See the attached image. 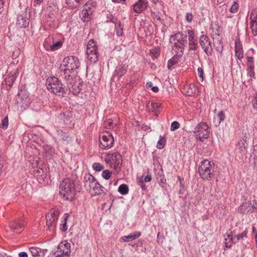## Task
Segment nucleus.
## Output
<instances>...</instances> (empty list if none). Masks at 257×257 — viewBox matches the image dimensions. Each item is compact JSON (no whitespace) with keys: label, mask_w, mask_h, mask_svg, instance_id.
Segmentation results:
<instances>
[{"label":"nucleus","mask_w":257,"mask_h":257,"mask_svg":"<svg viewBox=\"0 0 257 257\" xmlns=\"http://www.w3.org/2000/svg\"><path fill=\"white\" fill-rule=\"evenodd\" d=\"M80 189L79 186L76 187L75 182L69 178L64 179L60 185V193L66 200H73L76 192H80Z\"/></svg>","instance_id":"1"},{"label":"nucleus","mask_w":257,"mask_h":257,"mask_svg":"<svg viewBox=\"0 0 257 257\" xmlns=\"http://www.w3.org/2000/svg\"><path fill=\"white\" fill-rule=\"evenodd\" d=\"M47 89L51 93L61 97H64L66 94L65 84L55 76L48 77L46 81Z\"/></svg>","instance_id":"2"},{"label":"nucleus","mask_w":257,"mask_h":257,"mask_svg":"<svg viewBox=\"0 0 257 257\" xmlns=\"http://www.w3.org/2000/svg\"><path fill=\"white\" fill-rule=\"evenodd\" d=\"M215 164L208 160L202 161L198 168V173L203 180H210L215 175Z\"/></svg>","instance_id":"3"},{"label":"nucleus","mask_w":257,"mask_h":257,"mask_svg":"<svg viewBox=\"0 0 257 257\" xmlns=\"http://www.w3.org/2000/svg\"><path fill=\"white\" fill-rule=\"evenodd\" d=\"M105 162L109 164L111 167H113V169L117 172L121 170L122 157L120 154L117 152H114L111 154H107L104 157Z\"/></svg>","instance_id":"4"},{"label":"nucleus","mask_w":257,"mask_h":257,"mask_svg":"<svg viewBox=\"0 0 257 257\" xmlns=\"http://www.w3.org/2000/svg\"><path fill=\"white\" fill-rule=\"evenodd\" d=\"M16 101L21 110L27 108L31 102L28 92L26 90H21L17 96Z\"/></svg>","instance_id":"5"},{"label":"nucleus","mask_w":257,"mask_h":257,"mask_svg":"<svg viewBox=\"0 0 257 257\" xmlns=\"http://www.w3.org/2000/svg\"><path fill=\"white\" fill-rule=\"evenodd\" d=\"M208 127L206 123L201 122L194 128V133L196 134L197 139L203 142L204 139L209 137Z\"/></svg>","instance_id":"6"},{"label":"nucleus","mask_w":257,"mask_h":257,"mask_svg":"<svg viewBox=\"0 0 257 257\" xmlns=\"http://www.w3.org/2000/svg\"><path fill=\"white\" fill-rule=\"evenodd\" d=\"M61 65L70 71L77 72V69L80 66V63L77 58L73 56H70L65 57L63 60V64H61Z\"/></svg>","instance_id":"7"},{"label":"nucleus","mask_w":257,"mask_h":257,"mask_svg":"<svg viewBox=\"0 0 257 257\" xmlns=\"http://www.w3.org/2000/svg\"><path fill=\"white\" fill-rule=\"evenodd\" d=\"M58 73L59 77L65 81L64 84H66L67 82H69L75 78L77 74V72L70 71L66 67H64L61 64Z\"/></svg>","instance_id":"8"},{"label":"nucleus","mask_w":257,"mask_h":257,"mask_svg":"<svg viewBox=\"0 0 257 257\" xmlns=\"http://www.w3.org/2000/svg\"><path fill=\"white\" fill-rule=\"evenodd\" d=\"M199 43L202 48L208 56L212 55V48L209 37L206 35H202L200 37Z\"/></svg>","instance_id":"9"},{"label":"nucleus","mask_w":257,"mask_h":257,"mask_svg":"<svg viewBox=\"0 0 257 257\" xmlns=\"http://www.w3.org/2000/svg\"><path fill=\"white\" fill-rule=\"evenodd\" d=\"M247 230L245 229L241 233L233 235L232 231L229 230L226 232L227 237H225V240L226 241L228 239L229 242L235 244L240 240L241 241L244 240L247 238Z\"/></svg>","instance_id":"10"},{"label":"nucleus","mask_w":257,"mask_h":257,"mask_svg":"<svg viewBox=\"0 0 257 257\" xmlns=\"http://www.w3.org/2000/svg\"><path fill=\"white\" fill-rule=\"evenodd\" d=\"M82 85V83L80 81H76L75 78H74L70 82H67V84H65L66 92L69 91L70 92L76 95L81 91Z\"/></svg>","instance_id":"11"},{"label":"nucleus","mask_w":257,"mask_h":257,"mask_svg":"<svg viewBox=\"0 0 257 257\" xmlns=\"http://www.w3.org/2000/svg\"><path fill=\"white\" fill-rule=\"evenodd\" d=\"M58 215L59 211L55 210H51L46 215L47 225L49 229L55 227L58 218Z\"/></svg>","instance_id":"12"},{"label":"nucleus","mask_w":257,"mask_h":257,"mask_svg":"<svg viewBox=\"0 0 257 257\" xmlns=\"http://www.w3.org/2000/svg\"><path fill=\"white\" fill-rule=\"evenodd\" d=\"M113 142L114 139L112 135L108 133L102 135L101 139L100 140L101 148L104 149L110 148L113 144Z\"/></svg>","instance_id":"13"},{"label":"nucleus","mask_w":257,"mask_h":257,"mask_svg":"<svg viewBox=\"0 0 257 257\" xmlns=\"http://www.w3.org/2000/svg\"><path fill=\"white\" fill-rule=\"evenodd\" d=\"M85 189L87 191L91 193L94 195H99L104 193L103 190L104 188L97 181L90 184L89 187L85 188Z\"/></svg>","instance_id":"14"},{"label":"nucleus","mask_w":257,"mask_h":257,"mask_svg":"<svg viewBox=\"0 0 257 257\" xmlns=\"http://www.w3.org/2000/svg\"><path fill=\"white\" fill-rule=\"evenodd\" d=\"M96 4V2H88L84 5L83 9L82 10V14H83V17L82 20L85 19L86 17H88L89 16L92 15L93 12V10H92V8H94Z\"/></svg>","instance_id":"15"},{"label":"nucleus","mask_w":257,"mask_h":257,"mask_svg":"<svg viewBox=\"0 0 257 257\" xmlns=\"http://www.w3.org/2000/svg\"><path fill=\"white\" fill-rule=\"evenodd\" d=\"M257 208L254 204H252L249 202H245L242 203L239 207L238 211L241 214H247L249 212H252L254 208Z\"/></svg>","instance_id":"16"},{"label":"nucleus","mask_w":257,"mask_h":257,"mask_svg":"<svg viewBox=\"0 0 257 257\" xmlns=\"http://www.w3.org/2000/svg\"><path fill=\"white\" fill-rule=\"evenodd\" d=\"M29 22L27 14H23L18 16L16 25L20 28H26L28 26Z\"/></svg>","instance_id":"17"},{"label":"nucleus","mask_w":257,"mask_h":257,"mask_svg":"<svg viewBox=\"0 0 257 257\" xmlns=\"http://www.w3.org/2000/svg\"><path fill=\"white\" fill-rule=\"evenodd\" d=\"M148 6L147 0H139L134 5V10L136 13H141L147 8Z\"/></svg>","instance_id":"18"},{"label":"nucleus","mask_w":257,"mask_h":257,"mask_svg":"<svg viewBox=\"0 0 257 257\" xmlns=\"http://www.w3.org/2000/svg\"><path fill=\"white\" fill-rule=\"evenodd\" d=\"M128 68V65L126 64H121L118 67L115 71V74L113 76L114 79L116 78L119 80L126 73Z\"/></svg>","instance_id":"19"},{"label":"nucleus","mask_w":257,"mask_h":257,"mask_svg":"<svg viewBox=\"0 0 257 257\" xmlns=\"http://www.w3.org/2000/svg\"><path fill=\"white\" fill-rule=\"evenodd\" d=\"M87 57L92 63L96 62L98 60V51L97 50L89 49L86 50Z\"/></svg>","instance_id":"20"},{"label":"nucleus","mask_w":257,"mask_h":257,"mask_svg":"<svg viewBox=\"0 0 257 257\" xmlns=\"http://www.w3.org/2000/svg\"><path fill=\"white\" fill-rule=\"evenodd\" d=\"M243 49L242 45L239 40L235 42V56L239 60H241L243 57Z\"/></svg>","instance_id":"21"},{"label":"nucleus","mask_w":257,"mask_h":257,"mask_svg":"<svg viewBox=\"0 0 257 257\" xmlns=\"http://www.w3.org/2000/svg\"><path fill=\"white\" fill-rule=\"evenodd\" d=\"M29 251L33 257H44L45 255L44 250L37 247H31Z\"/></svg>","instance_id":"22"},{"label":"nucleus","mask_w":257,"mask_h":257,"mask_svg":"<svg viewBox=\"0 0 257 257\" xmlns=\"http://www.w3.org/2000/svg\"><path fill=\"white\" fill-rule=\"evenodd\" d=\"M247 147V144L246 141L243 140H240L237 145V148L235 150L236 153H237L239 151L241 153L244 154L246 152Z\"/></svg>","instance_id":"23"},{"label":"nucleus","mask_w":257,"mask_h":257,"mask_svg":"<svg viewBox=\"0 0 257 257\" xmlns=\"http://www.w3.org/2000/svg\"><path fill=\"white\" fill-rule=\"evenodd\" d=\"M61 117L66 124H70L73 119V114L70 111L63 112V113L61 114Z\"/></svg>","instance_id":"24"},{"label":"nucleus","mask_w":257,"mask_h":257,"mask_svg":"<svg viewBox=\"0 0 257 257\" xmlns=\"http://www.w3.org/2000/svg\"><path fill=\"white\" fill-rule=\"evenodd\" d=\"M182 54H176L171 59H170L167 64V67L169 69H171L173 66L178 64L180 59L181 58Z\"/></svg>","instance_id":"25"},{"label":"nucleus","mask_w":257,"mask_h":257,"mask_svg":"<svg viewBox=\"0 0 257 257\" xmlns=\"http://www.w3.org/2000/svg\"><path fill=\"white\" fill-rule=\"evenodd\" d=\"M24 225L22 221H16L10 225L11 230L14 231L18 232L22 229Z\"/></svg>","instance_id":"26"},{"label":"nucleus","mask_w":257,"mask_h":257,"mask_svg":"<svg viewBox=\"0 0 257 257\" xmlns=\"http://www.w3.org/2000/svg\"><path fill=\"white\" fill-rule=\"evenodd\" d=\"M71 245L67 241H62L58 245V249L64 250L65 253L69 254L71 252Z\"/></svg>","instance_id":"27"},{"label":"nucleus","mask_w":257,"mask_h":257,"mask_svg":"<svg viewBox=\"0 0 257 257\" xmlns=\"http://www.w3.org/2000/svg\"><path fill=\"white\" fill-rule=\"evenodd\" d=\"M85 188H89L90 184L96 181L95 178L89 174H86L84 178Z\"/></svg>","instance_id":"28"},{"label":"nucleus","mask_w":257,"mask_h":257,"mask_svg":"<svg viewBox=\"0 0 257 257\" xmlns=\"http://www.w3.org/2000/svg\"><path fill=\"white\" fill-rule=\"evenodd\" d=\"M189 47L190 50H196L198 48L197 40L194 39V36H189Z\"/></svg>","instance_id":"29"},{"label":"nucleus","mask_w":257,"mask_h":257,"mask_svg":"<svg viewBox=\"0 0 257 257\" xmlns=\"http://www.w3.org/2000/svg\"><path fill=\"white\" fill-rule=\"evenodd\" d=\"M141 234V232L136 231L133 234H130L127 236H125L123 240L125 242H129L138 238Z\"/></svg>","instance_id":"30"},{"label":"nucleus","mask_w":257,"mask_h":257,"mask_svg":"<svg viewBox=\"0 0 257 257\" xmlns=\"http://www.w3.org/2000/svg\"><path fill=\"white\" fill-rule=\"evenodd\" d=\"M66 2L69 7L77 8L82 4L83 0H66Z\"/></svg>","instance_id":"31"},{"label":"nucleus","mask_w":257,"mask_h":257,"mask_svg":"<svg viewBox=\"0 0 257 257\" xmlns=\"http://www.w3.org/2000/svg\"><path fill=\"white\" fill-rule=\"evenodd\" d=\"M251 159L253 161V164L257 169V145L253 147L252 152L251 154Z\"/></svg>","instance_id":"32"},{"label":"nucleus","mask_w":257,"mask_h":257,"mask_svg":"<svg viewBox=\"0 0 257 257\" xmlns=\"http://www.w3.org/2000/svg\"><path fill=\"white\" fill-rule=\"evenodd\" d=\"M196 90L194 84H190L187 88L186 94L189 96H193L196 93Z\"/></svg>","instance_id":"33"},{"label":"nucleus","mask_w":257,"mask_h":257,"mask_svg":"<svg viewBox=\"0 0 257 257\" xmlns=\"http://www.w3.org/2000/svg\"><path fill=\"white\" fill-rule=\"evenodd\" d=\"M68 214L67 213H65L64 215L63 216V221H62V222L61 224L60 225V230L63 232L66 231L67 230V220L68 218Z\"/></svg>","instance_id":"34"},{"label":"nucleus","mask_w":257,"mask_h":257,"mask_svg":"<svg viewBox=\"0 0 257 257\" xmlns=\"http://www.w3.org/2000/svg\"><path fill=\"white\" fill-rule=\"evenodd\" d=\"M174 46L178 49V50H180V53L183 54L185 45L181 40L176 41L174 42Z\"/></svg>","instance_id":"35"},{"label":"nucleus","mask_w":257,"mask_h":257,"mask_svg":"<svg viewBox=\"0 0 257 257\" xmlns=\"http://www.w3.org/2000/svg\"><path fill=\"white\" fill-rule=\"evenodd\" d=\"M57 134L62 141L67 142L70 141L69 135H68V134L63 132L62 130H58Z\"/></svg>","instance_id":"36"},{"label":"nucleus","mask_w":257,"mask_h":257,"mask_svg":"<svg viewBox=\"0 0 257 257\" xmlns=\"http://www.w3.org/2000/svg\"><path fill=\"white\" fill-rule=\"evenodd\" d=\"M129 191V189L128 186L124 184H121L118 188V191L121 194V195H126L128 193Z\"/></svg>","instance_id":"37"},{"label":"nucleus","mask_w":257,"mask_h":257,"mask_svg":"<svg viewBox=\"0 0 257 257\" xmlns=\"http://www.w3.org/2000/svg\"><path fill=\"white\" fill-rule=\"evenodd\" d=\"M166 143V139L165 136H160V139L157 144V148L158 149H162L165 147Z\"/></svg>","instance_id":"38"},{"label":"nucleus","mask_w":257,"mask_h":257,"mask_svg":"<svg viewBox=\"0 0 257 257\" xmlns=\"http://www.w3.org/2000/svg\"><path fill=\"white\" fill-rule=\"evenodd\" d=\"M115 29L116 32V35L118 36H120L122 35L123 31V27L121 26V24L119 21L117 22L115 24Z\"/></svg>","instance_id":"39"},{"label":"nucleus","mask_w":257,"mask_h":257,"mask_svg":"<svg viewBox=\"0 0 257 257\" xmlns=\"http://www.w3.org/2000/svg\"><path fill=\"white\" fill-rule=\"evenodd\" d=\"M246 58H247L246 65H247V69H251L252 68L254 69V63H253V57L247 56Z\"/></svg>","instance_id":"40"},{"label":"nucleus","mask_w":257,"mask_h":257,"mask_svg":"<svg viewBox=\"0 0 257 257\" xmlns=\"http://www.w3.org/2000/svg\"><path fill=\"white\" fill-rule=\"evenodd\" d=\"M18 73H19L18 69H16L14 72H11L7 78H8V79H9L14 82L16 79V78L18 76Z\"/></svg>","instance_id":"41"},{"label":"nucleus","mask_w":257,"mask_h":257,"mask_svg":"<svg viewBox=\"0 0 257 257\" xmlns=\"http://www.w3.org/2000/svg\"><path fill=\"white\" fill-rule=\"evenodd\" d=\"M160 51L158 48H156L150 51V55L153 59H156L160 55Z\"/></svg>","instance_id":"42"},{"label":"nucleus","mask_w":257,"mask_h":257,"mask_svg":"<svg viewBox=\"0 0 257 257\" xmlns=\"http://www.w3.org/2000/svg\"><path fill=\"white\" fill-rule=\"evenodd\" d=\"M182 35L183 34L181 32H178L174 35H171L170 37V42L172 43V40H173L174 41L180 40Z\"/></svg>","instance_id":"43"},{"label":"nucleus","mask_w":257,"mask_h":257,"mask_svg":"<svg viewBox=\"0 0 257 257\" xmlns=\"http://www.w3.org/2000/svg\"><path fill=\"white\" fill-rule=\"evenodd\" d=\"M247 75L250 77V79L248 80V82H251L252 81V79L255 78V74L254 72V69H247Z\"/></svg>","instance_id":"44"},{"label":"nucleus","mask_w":257,"mask_h":257,"mask_svg":"<svg viewBox=\"0 0 257 257\" xmlns=\"http://www.w3.org/2000/svg\"><path fill=\"white\" fill-rule=\"evenodd\" d=\"M62 45V42L61 41H58L56 43L50 46V49L52 51H55L61 48Z\"/></svg>","instance_id":"45"},{"label":"nucleus","mask_w":257,"mask_h":257,"mask_svg":"<svg viewBox=\"0 0 257 257\" xmlns=\"http://www.w3.org/2000/svg\"><path fill=\"white\" fill-rule=\"evenodd\" d=\"M92 49V50H97V46L96 45L95 42L92 39L90 40L87 44L86 50Z\"/></svg>","instance_id":"46"},{"label":"nucleus","mask_w":257,"mask_h":257,"mask_svg":"<svg viewBox=\"0 0 257 257\" xmlns=\"http://www.w3.org/2000/svg\"><path fill=\"white\" fill-rule=\"evenodd\" d=\"M251 24L257 23V11L254 10L250 14Z\"/></svg>","instance_id":"47"},{"label":"nucleus","mask_w":257,"mask_h":257,"mask_svg":"<svg viewBox=\"0 0 257 257\" xmlns=\"http://www.w3.org/2000/svg\"><path fill=\"white\" fill-rule=\"evenodd\" d=\"M217 118L219 121L218 125L220 123L221 121H223L225 118V115L223 111H220L217 114Z\"/></svg>","instance_id":"48"},{"label":"nucleus","mask_w":257,"mask_h":257,"mask_svg":"<svg viewBox=\"0 0 257 257\" xmlns=\"http://www.w3.org/2000/svg\"><path fill=\"white\" fill-rule=\"evenodd\" d=\"M107 18V22H110L114 24H115L118 22V20L116 18H115L112 14H108L106 15Z\"/></svg>","instance_id":"49"},{"label":"nucleus","mask_w":257,"mask_h":257,"mask_svg":"<svg viewBox=\"0 0 257 257\" xmlns=\"http://www.w3.org/2000/svg\"><path fill=\"white\" fill-rule=\"evenodd\" d=\"M93 169L96 171H100L104 168L103 166L98 163H94L92 165Z\"/></svg>","instance_id":"50"},{"label":"nucleus","mask_w":257,"mask_h":257,"mask_svg":"<svg viewBox=\"0 0 257 257\" xmlns=\"http://www.w3.org/2000/svg\"><path fill=\"white\" fill-rule=\"evenodd\" d=\"M104 125L105 127L107 128H111L113 127V123L112 122V120L111 119H108L106 120L104 122Z\"/></svg>","instance_id":"51"},{"label":"nucleus","mask_w":257,"mask_h":257,"mask_svg":"<svg viewBox=\"0 0 257 257\" xmlns=\"http://www.w3.org/2000/svg\"><path fill=\"white\" fill-rule=\"evenodd\" d=\"M111 172L108 170H104L102 173V177L105 180H108L110 178Z\"/></svg>","instance_id":"52"},{"label":"nucleus","mask_w":257,"mask_h":257,"mask_svg":"<svg viewBox=\"0 0 257 257\" xmlns=\"http://www.w3.org/2000/svg\"><path fill=\"white\" fill-rule=\"evenodd\" d=\"M180 123L177 121H174L171 123V131H175V130H177L180 127Z\"/></svg>","instance_id":"53"},{"label":"nucleus","mask_w":257,"mask_h":257,"mask_svg":"<svg viewBox=\"0 0 257 257\" xmlns=\"http://www.w3.org/2000/svg\"><path fill=\"white\" fill-rule=\"evenodd\" d=\"M8 125H9V119H8V117L7 116L2 120L1 127H2L3 128H4L5 129H7L8 127Z\"/></svg>","instance_id":"54"},{"label":"nucleus","mask_w":257,"mask_h":257,"mask_svg":"<svg viewBox=\"0 0 257 257\" xmlns=\"http://www.w3.org/2000/svg\"><path fill=\"white\" fill-rule=\"evenodd\" d=\"M64 253H65L64 250L58 249V246L57 250L54 253V254L56 257H62V255H64Z\"/></svg>","instance_id":"55"},{"label":"nucleus","mask_w":257,"mask_h":257,"mask_svg":"<svg viewBox=\"0 0 257 257\" xmlns=\"http://www.w3.org/2000/svg\"><path fill=\"white\" fill-rule=\"evenodd\" d=\"M5 81V84L6 85L7 89L9 90L12 87L14 82L8 79V78L7 77H6Z\"/></svg>","instance_id":"56"},{"label":"nucleus","mask_w":257,"mask_h":257,"mask_svg":"<svg viewBox=\"0 0 257 257\" xmlns=\"http://www.w3.org/2000/svg\"><path fill=\"white\" fill-rule=\"evenodd\" d=\"M43 150L47 154H48L49 155L51 154L53 152L51 147L47 145L44 146Z\"/></svg>","instance_id":"57"},{"label":"nucleus","mask_w":257,"mask_h":257,"mask_svg":"<svg viewBox=\"0 0 257 257\" xmlns=\"http://www.w3.org/2000/svg\"><path fill=\"white\" fill-rule=\"evenodd\" d=\"M238 4L236 2H234L233 4L232 5V7L230 9V12L232 13H236L238 10Z\"/></svg>","instance_id":"58"},{"label":"nucleus","mask_w":257,"mask_h":257,"mask_svg":"<svg viewBox=\"0 0 257 257\" xmlns=\"http://www.w3.org/2000/svg\"><path fill=\"white\" fill-rule=\"evenodd\" d=\"M193 19V16L192 14L189 13H186V16H185V20L187 22L191 23Z\"/></svg>","instance_id":"59"},{"label":"nucleus","mask_w":257,"mask_h":257,"mask_svg":"<svg viewBox=\"0 0 257 257\" xmlns=\"http://www.w3.org/2000/svg\"><path fill=\"white\" fill-rule=\"evenodd\" d=\"M251 28L252 29V32L253 36H256L257 35V23H254L251 25Z\"/></svg>","instance_id":"60"},{"label":"nucleus","mask_w":257,"mask_h":257,"mask_svg":"<svg viewBox=\"0 0 257 257\" xmlns=\"http://www.w3.org/2000/svg\"><path fill=\"white\" fill-rule=\"evenodd\" d=\"M20 54V50L19 49H16L14 51L12 57L13 59H16Z\"/></svg>","instance_id":"61"},{"label":"nucleus","mask_w":257,"mask_h":257,"mask_svg":"<svg viewBox=\"0 0 257 257\" xmlns=\"http://www.w3.org/2000/svg\"><path fill=\"white\" fill-rule=\"evenodd\" d=\"M198 76L201 78L202 81L203 80V70L202 68L198 67L197 69Z\"/></svg>","instance_id":"62"},{"label":"nucleus","mask_w":257,"mask_h":257,"mask_svg":"<svg viewBox=\"0 0 257 257\" xmlns=\"http://www.w3.org/2000/svg\"><path fill=\"white\" fill-rule=\"evenodd\" d=\"M147 175L145 177L144 181L146 182H149L152 180V176L149 170L147 171Z\"/></svg>","instance_id":"63"},{"label":"nucleus","mask_w":257,"mask_h":257,"mask_svg":"<svg viewBox=\"0 0 257 257\" xmlns=\"http://www.w3.org/2000/svg\"><path fill=\"white\" fill-rule=\"evenodd\" d=\"M151 106L152 107V111L157 110L160 107V104L158 103L152 102L151 103Z\"/></svg>","instance_id":"64"}]
</instances>
